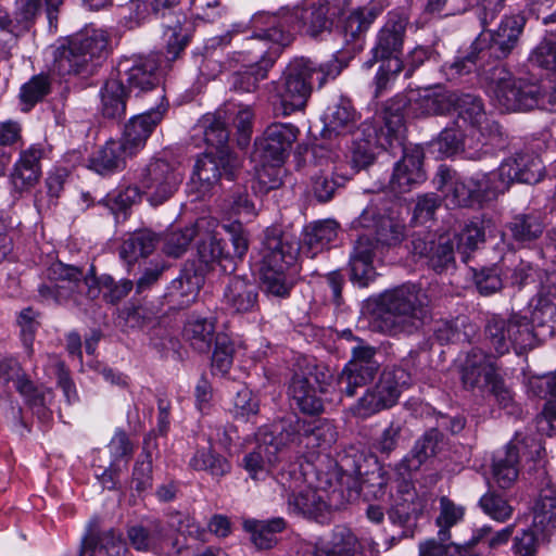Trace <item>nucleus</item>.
Instances as JSON below:
<instances>
[{
    "instance_id": "obj_1",
    "label": "nucleus",
    "mask_w": 556,
    "mask_h": 556,
    "mask_svg": "<svg viewBox=\"0 0 556 556\" xmlns=\"http://www.w3.org/2000/svg\"><path fill=\"white\" fill-rule=\"evenodd\" d=\"M341 70L342 66L338 60H331L319 66L305 58L292 60L279 79L266 86L274 110L282 116L304 111L313 91L314 74L320 75L318 86L323 87L328 79H334Z\"/></svg>"
},
{
    "instance_id": "obj_2",
    "label": "nucleus",
    "mask_w": 556,
    "mask_h": 556,
    "mask_svg": "<svg viewBox=\"0 0 556 556\" xmlns=\"http://www.w3.org/2000/svg\"><path fill=\"white\" fill-rule=\"evenodd\" d=\"M379 307L381 328L390 334H410L431 318L428 294L414 283H404L382 293Z\"/></svg>"
},
{
    "instance_id": "obj_3",
    "label": "nucleus",
    "mask_w": 556,
    "mask_h": 556,
    "mask_svg": "<svg viewBox=\"0 0 556 556\" xmlns=\"http://www.w3.org/2000/svg\"><path fill=\"white\" fill-rule=\"evenodd\" d=\"M483 79L491 100L503 112H526L545 106L546 89L539 81L515 78L502 64L484 71Z\"/></svg>"
},
{
    "instance_id": "obj_4",
    "label": "nucleus",
    "mask_w": 556,
    "mask_h": 556,
    "mask_svg": "<svg viewBox=\"0 0 556 556\" xmlns=\"http://www.w3.org/2000/svg\"><path fill=\"white\" fill-rule=\"evenodd\" d=\"M261 278L265 292L277 298H287L294 285L291 268L295 261L296 249L282 237L266 233L261 251Z\"/></svg>"
},
{
    "instance_id": "obj_5",
    "label": "nucleus",
    "mask_w": 556,
    "mask_h": 556,
    "mask_svg": "<svg viewBox=\"0 0 556 556\" xmlns=\"http://www.w3.org/2000/svg\"><path fill=\"white\" fill-rule=\"evenodd\" d=\"M413 383L412 374L404 367L386 368L376 384L361 396L350 412L358 418L370 417L393 407L402 393Z\"/></svg>"
},
{
    "instance_id": "obj_6",
    "label": "nucleus",
    "mask_w": 556,
    "mask_h": 556,
    "mask_svg": "<svg viewBox=\"0 0 556 556\" xmlns=\"http://www.w3.org/2000/svg\"><path fill=\"white\" fill-rule=\"evenodd\" d=\"M331 379L332 374L326 365L308 358L299 363V369L289 386L290 395L298 408L307 415L320 414L324 403L318 394L326 392Z\"/></svg>"
},
{
    "instance_id": "obj_7",
    "label": "nucleus",
    "mask_w": 556,
    "mask_h": 556,
    "mask_svg": "<svg viewBox=\"0 0 556 556\" xmlns=\"http://www.w3.org/2000/svg\"><path fill=\"white\" fill-rule=\"evenodd\" d=\"M286 21L280 16L260 12L254 14L249 23H235L231 29L225 35L217 38L219 45H228L235 34H243L252 30V35L248 38L250 49L247 51L253 54L263 48L266 51H273L289 46L293 36L289 29H285Z\"/></svg>"
},
{
    "instance_id": "obj_8",
    "label": "nucleus",
    "mask_w": 556,
    "mask_h": 556,
    "mask_svg": "<svg viewBox=\"0 0 556 556\" xmlns=\"http://www.w3.org/2000/svg\"><path fill=\"white\" fill-rule=\"evenodd\" d=\"M484 339L497 355H504L514 349L517 354L533 349L539 341L529 318L521 314H511L508 318L492 317L484 327Z\"/></svg>"
},
{
    "instance_id": "obj_9",
    "label": "nucleus",
    "mask_w": 556,
    "mask_h": 556,
    "mask_svg": "<svg viewBox=\"0 0 556 556\" xmlns=\"http://www.w3.org/2000/svg\"><path fill=\"white\" fill-rule=\"evenodd\" d=\"M108 43V37L102 30L77 36L66 46L55 49L52 71L60 76L80 74L93 59L102 56Z\"/></svg>"
},
{
    "instance_id": "obj_10",
    "label": "nucleus",
    "mask_w": 556,
    "mask_h": 556,
    "mask_svg": "<svg viewBox=\"0 0 556 556\" xmlns=\"http://www.w3.org/2000/svg\"><path fill=\"white\" fill-rule=\"evenodd\" d=\"M83 270L76 266L62 262L52 263L46 270V281L39 285L38 295L41 301L55 304L81 305L80 292L86 288V278Z\"/></svg>"
},
{
    "instance_id": "obj_11",
    "label": "nucleus",
    "mask_w": 556,
    "mask_h": 556,
    "mask_svg": "<svg viewBox=\"0 0 556 556\" xmlns=\"http://www.w3.org/2000/svg\"><path fill=\"white\" fill-rule=\"evenodd\" d=\"M541 443L532 438L517 432L504 450L497 451L492 460V477L501 489H509L518 478L519 462L536 460L541 457Z\"/></svg>"
},
{
    "instance_id": "obj_12",
    "label": "nucleus",
    "mask_w": 556,
    "mask_h": 556,
    "mask_svg": "<svg viewBox=\"0 0 556 556\" xmlns=\"http://www.w3.org/2000/svg\"><path fill=\"white\" fill-rule=\"evenodd\" d=\"M278 482L286 498L287 513L295 517L318 518L327 510L324 492L305 483L304 477L296 470L281 471Z\"/></svg>"
},
{
    "instance_id": "obj_13",
    "label": "nucleus",
    "mask_w": 556,
    "mask_h": 556,
    "mask_svg": "<svg viewBox=\"0 0 556 556\" xmlns=\"http://www.w3.org/2000/svg\"><path fill=\"white\" fill-rule=\"evenodd\" d=\"M184 174L176 163L152 159L140 172L138 184L142 194L153 206L169 200L182 182Z\"/></svg>"
},
{
    "instance_id": "obj_14",
    "label": "nucleus",
    "mask_w": 556,
    "mask_h": 556,
    "mask_svg": "<svg viewBox=\"0 0 556 556\" xmlns=\"http://www.w3.org/2000/svg\"><path fill=\"white\" fill-rule=\"evenodd\" d=\"M389 204L390 201L383 197L372 199L354 222V226L366 229V236H372L377 243L391 247L402 242L405 226L393 216Z\"/></svg>"
},
{
    "instance_id": "obj_15",
    "label": "nucleus",
    "mask_w": 556,
    "mask_h": 556,
    "mask_svg": "<svg viewBox=\"0 0 556 556\" xmlns=\"http://www.w3.org/2000/svg\"><path fill=\"white\" fill-rule=\"evenodd\" d=\"M278 427L285 437L286 446L290 443L304 446L313 452L326 451L337 441L336 427L326 419H290Z\"/></svg>"
},
{
    "instance_id": "obj_16",
    "label": "nucleus",
    "mask_w": 556,
    "mask_h": 556,
    "mask_svg": "<svg viewBox=\"0 0 556 556\" xmlns=\"http://www.w3.org/2000/svg\"><path fill=\"white\" fill-rule=\"evenodd\" d=\"M542 160L534 153H516L505 159L500 167L490 173L491 189L497 194L505 192L514 182L536 184L543 177Z\"/></svg>"
},
{
    "instance_id": "obj_17",
    "label": "nucleus",
    "mask_w": 556,
    "mask_h": 556,
    "mask_svg": "<svg viewBox=\"0 0 556 556\" xmlns=\"http://www.w3.org/2000/svg\"><path fill=\"white\" fill-rule=\"evenodd\" d=\"M117 79L127 85L128 92L136 97L150 91H156L160 99H164L161 88L159 63L153 56L132 55L123 58L117 64Z\"/></svg>"
},
{
    "instance_id": "obj_18",
    "label": "nucleus",
    "mask_w": 556,
    "mask_h": 556,
    "mask_svg": "<svg viewBox=\"0 0 556 556\" xmlns=\"http://www.w3.org/2000/svg\"><path fill=\"white\" fill-rule=\"evenodd\" d=\"M152 12L157 14L163 11V40L166 43V58L174 61L188 45L192 25L181 12H173L172 8L180 0H147Z\"/></svg>"
},
{
    "instance_id": "obj_19",
    "label": "nucleus",
    "mask_w": 556,
    "mask_h": 556,
    "mask_svg": "<svg viewBox=\"0 0 556 556\" xmlns=\"http://www.w3.org/2000/svg\"><path fill=\"white\" fill-rule=\"evenodd\" d=\"M285 447V437L280 435L277 426L275 429L262 428L256 433V446L243 457L242 466L252 479H264Z\"/></svg>"
},
{
    "instance_id": "obj_20",
    "label": "nucleus",
    "mask_w": 556,
    "mask_h": 556,
    "mask_svg": "<svg viewBox=\"0 0 556 556\" xmlns=\"http://www.w3.org/2000/svg\"><path fill=\"white\" fill-rule=\"evenodd\" d=\"M439 187L446 185L445 202L451 207H467L479 203L484 199H491L497 195L491 189L490 173L478 175L469 180H453L448 184L445 177L450 175L448 169L440 167Z\"/></svg>"
},
{
    "instance_id": "obj_21",
    "label": "nucleus",
    "mask_w": 556,
    "mask_h": 556,
    "mask_svg": "<svg viewBox=\"0 0 556 556\" xmlns=\"http://www.w3.org/2000/svg\"><path fill=\"white\" fill-rule=\"evenodd\" d=\"M300 130L291 123H273L255 141L252 154L254 162H283Z\"/></svg>"
},
{
    "instance_id": "obj_22",
    "label": "nucleus",
    "mask_w": 556,
    "mask_h": 556,
    "mask_svg": "<svg viewBox=\"0 0 556 556\" xmlns=\"http://www.w3.org/2000/svg\"><path fill=\"white\" fill-rule=\"evenodd\" d=\"M238 160L226 151L217 155L205 153L198 157L191 176V185L200 197H204L217 185L223 175L232 179Z\"/></svg>"
},
{
    "instance_id": "obj_23",
    "label": "nucleus",
    "mask_w": 556,
    "mask_h": 556,
    "mask_svg": "<svg viewBox=\"0 0 556 556\" xmlns=\"http://www.w3.org/2000/svg\"><path fill=\"white\" fill-rule=\"evenodd\" d=\"M412 252L427 260L435 273L441 274L455 267L454 242L447 235L434 238L429 232H416L412 236Z\"/></svg>"
},
{
    "instance_id": "obj_24",
    "label": "nucleus",
    "mask_w": 556,
    "mask_h": 556,
    "mask_svg": "<svg viewBox=\"0 0 556 556\" xmlns=\"http://www.w3.org/2000/svg\"><path fill=\"white\" fill-rule=\"evenodd\" d=\"M458 118L476 129L486 140H497L503 136L501 125L484 110L481 98L470 94H457L453 102Z\"/></svg>"
},
{
    "instance_id": "obj_25",
    "label": "nucleus",
    "mask_w": 556,
    "mask_h": 556,
    "mask_svg": "<svg viewBox=\"0 0 556 556\" xmlns=\"http://www.w3.org/2000/svg\"><path fill=\"white\" fill-rule=\"evenodd\" d=\"M198 254L202 263H217L224 273H232L235 265L230 262V249L222 244L217 237V222L212 217H201L197 220Z\"/></svg>"
},
{
    "instance_id": "obj_26",
    "label": "nucleus",
    "mask_w": 556,
    "mask_h": 556,
    "mask_svg": "<svg viewBox=\"0 0 556 556\" xmlns=\"http://www.w3.org/2000/svg\"><path fill=\"white\" fill-rule=\"evenodd\" d=\"M340 8L329 1L312 3L305 9L295 10L292 15L282 17L286 23L294 18L307 36L318 38L332 30L336 18L339 16Z\"/></svg>"
},
{
    "instance_id": "obj_27",
    "label": "nucleus",
    "mask_w": 556,
    "mask_h": 556,
    "mask_svg": "<svg viewBox=\"0 0 556 556\" xmlns=\"http://www.w3.org/2000/svg\"><path fill=\"white\" fill-rule=\"evenodd\" d=\"M407 20L399 14H391L377 34V39L371 49L372 59L365 65L371 67L377 61H388L399 58L402 51L406 33Z\"/></svg>"
},
{
    "instance_id": "obj_28",
    "label": "nucleus",
    "mask_w": 556,
    "mask_h": 556,
    "mask_svg": "<svg viewBox=\"0 0 556 556\" xmlns=\"http://www.w3.org/2000/svg\"><path fill=\"white\" fill-rule=\"evenodd\" d=\"M424 151L420 147L405 148L402 159L395 163L389 187L393 192L404 193L426 179L422 168Z\"/></svg>"
},
{
    "instance_id": "obj_29",
    "label": "nucleus",
    "mask_w": 556,
    "mask_h": 556,
    "mask_svg": "<svg viewBox=\"0 0 556 556\" xmlns=\"http://www.w3.org/2000/svg\"><path fill=\"white\" fill-rule=\"evenodd\" d=\"M345 177L338 173L337 163L329 156H317L312 168L308 193L319 203L330 201Z\"/></svg>"
},
{
    "instance_id": "obj_30",
    "label": "nucleus",
    "mask_w": 556,
    "mask_h": 556,
    "mask_svg": "<svg viewBox=\"0 0 556 556\" xmlns=\"http://www.w3.org/2000/svg\"><path fill=\"white\" fill-rule=\"evenodd\" d=\"M281 50L258 49L249 60L251 64L245 71L236 72L231 75L230 86L237 92H254L258 88L260 81L267 77L269 68L273 67Z\"/></svg>"
},
{
    "instance_id": "obj_31",
    "label": "nucleus",
    "mask_w": 556,
    "mask_h": 556,
    "mask_svg": "<svg viewBox=\"0 0 556 556\" xmlns=\"http://www.w3.org/2000/svg\"><path fill=\"white\" fill-rule=\"evenodd\" d=\"M526 18L522 15L505 16L496 30L485 39V55L497 60L508 56L517 46L518 39L523 30Z\"/></svg>"
},
{
    "instance_id": "obj_32",
    "label": "nucleus",
    "mask_w": 556,
    "mask_h": 556,
    "mask_svg": "<svg viewBox=\"0 0 556 556\" xmlns=\"http://www.w3.org/2000/svg\"><path fill=\"white\" fill-rule=\"evenodd\" d=\"M166 110L167 105L161 103L155 109L131 117L125 125L119 140L137 154L143 149L148 138L163 119Z\"/></svg>"
},
{
    "instance_id": "obj_33",
    "label": "nucleus",
    "mask_w": 556,
    "mask_h": 556,
    "mask_svg": "<svg viewBox=\"0 0 556 556\" xmlns=\"http://www.w3.org/2000/svg\"><path fill=\"white\" fill-rule=\"evenodd\" d=\"M136 154L119 139H110L89 157L88 167L106 177L122 172Z\"/></svg>"
},
{
    "instance_id": "obj_34",
    "label": "nucleus",
    "mask_w": 556,
    "mask_h": 556,
    "mask_svg": "<svg viewBox=\"0 0 556 556\" xmlns=\"http://www.w3.org/2000/svg\"><path fill=\"white\" fill-rule=\"evenodd\" d=\"M223 299L232 313H252L258 308V287L248 276H232L228 278Z\"/></svg>"
},
{
    "instance_id": "obj_35",
    "label": "nucleus",
    "mask_w": 556,
    "mask_h": 556,
    "mask_svg": "<svg viewBox=\"0 0 556 556\" xmlns=\"http://www.w3.org/2000/svg\"><path fill=\"white\" fill-rule=\"evenodd\" d=\"M498 375L492 358L481 350L472 349L462 368V382L466 390L482 391L490 387Z\"/></svg>"
},
{
    "instance_id": "obj_36",
    "label": "nucleus",
    "mask_w": 556,
    "mask_h": 556,
    "mask_svg": "<svg viewBox=\"0 0 556 556\" xmlns=\"http://www.w3.org/2000/svg\"><path fill=\"white\" fill-rule=\"evenodd\" d=\"M43 154L45 150L40 144H33L21 152L10 175V181L15 191L29 190L39 181L41 176L40 161Z\"/></svg>"
},
{
    "instance_id": "obj_37",
    "label": "nucleus",
    "mask_w": 556,
    "mask_h": 556,
    "mask_svg": "<svg viewBox=\"0 0 556 556\" xmlns=\"http://www.w3.org/2000/svg\"><path fill=\"white\" fill-rule=\"evenodd\" d=\"M338 231L339 224L336 220H320L304 228L299 244H291L296 249V254L313 258L337 239Z\"/></svg>"
},
{
    "instance_id": "obj_38",
    "label": "nucleus",
    "mask_w": 556,
    "mask_h": 556,
    "mask_svg": "<svg viewBox=\"0 0 556 556\" xmlns=\"http://www.w3.org/2000/svg\"><path fill=\"white\" fill-rule=\"evenodd\" d=\"M127 545L119 531L109 529L98 532L91 526L81 539L79 556H96L97 553L105 556H125Z\"/></svg>"
},
{
    "instance_id": "obj_39",
    "label": "nucleus",
    "mask_w": 556,
    "mask_h": 556,
    "mask_svg": "<svg viewBox=\"0 0 556 556\" xmlns=\"http://www.w3.org/2000/svg\"><path fill=\"white\" fill-rule=\"evenodd\" d=\"M351 136L352 166L358 170L372 164L378 147V127L372 122L366 121L357 126Z\"/></svg>"
},
{
    "instance_id": "obj_40",
    "label": "nucleus",
    "mask_w": 556,
    "mask_h": 556,
    "mask_svg": "<svg viewBox=\"0 0 556 556\" xmlns=\"http://www.w3.org/2000/svg\"><path fill=\"white\" fill-rule=\"evenodd\" d=\"M375 242L367 236H359L350 255L351 281L359 288L367 287L376 278L372 265Z\"/></svg>"
},
{
    "instance_id": "obj_41",
    "label": "nucleus",
    "mask_w": 556,
    "mask_h": 556,
    "mask_svg": "<svg viewBox=\"0 0 556 556\" xmlns=\"http://www.w3.org/2000/svg\"><path fill=\"white\" fill-rule=\"evenodd\" d=\"M202 285V274L193 265L186 266L181 274L170 282L166 295L173 305L186 307L195 301Z\"/></svg>"
},
{
    "instance_id": "obj_42",
    "label": "nucleus",
    "mask_w": 556,
    "mask_h": 556,
    "mask_svg": "<svg viewBox=\"0 0 556 556\" xmlns=\"http://www.w3.org/2000/svg\"><path fill=\"white\" fill-rule=\"evenodd\" d=\"M134 283L129 279H122L115 281L109 275L96 277L92 271V277L86 278V296L94 300L103 292V299L112 304L118 303L132 290Z\"/></svg>"
},
{
    "instance_id": "obj_43",
    "label": "nucleus",
    "mask_w": 556,
    "mask_h": 556,
    "mask_svg": "<svg viewBox=\"0 0 556 556\" xmlns=\"http://www.w3.org/2000/svg\"><path fill=\"white\" fill-rule=\"evenodd\" d=\"M359 119L350 100L341 99L338 103L329 106L325 114V125L328 134L334 136L351 135L357 128Z\"/></svg>"
},
{
    "instance_id": "obj_44",
    "label": "nucleus",
    "mask_w": 556,
    "mask_h": 556,
    "mask_svg": "<svg viewBox=\"0 0 556 556\" xmlns=\"http://www.w3.org/2000/svg\"><path fill=\"white\" fill-rule=\"evenodd\" d=\"M431 147L440 157H450L462 151L466 159L480 160L486 153L482 148L468 147L462 132L454 128L443 129Z\"/></svg>"
},
{
    "instance_id": "obj_45",
    "label": "nucleus",
    "mask_w": 556,
    "mask_h": 556,
    "mask_svg": "<svg viewBox=\"0 0 556 556\" xmlns=\"http://www.w3.org/2000/svg\"><path fill=\"white\" fill-rule=\"evenodd\" d=\"M485 56V39L479 36L470 46L469 51L454 58L452 62H446L441 70L448 80L458 79L477 70L479 60Z\"/></svg>"
},
{
    "instance_id": "obj_46",
    "label": "nucleus",
    "mask_w": 556,
    "mask_h": 556,
    "mask_svg": "<svg viewBox=\"0 0 556 556\" xmlns=\"http://www.w3.org/2000/svg\"><path fill=\"white\" fill-rule=\"evenodd\" d=\"M129 94L123 85V80L109 78L100 90L103 116L112 119L123 118L126 114V101Z\"/></svg>"
},
{
    "instance_id": "obj_47",
    "label": "nucleus",
    "mask_w": 556,
    "mask_h": 556,
    "mask_svg": "<svg viewBox=\"0 0 556 556\" xmlns=\"http://www.w3.org/2000/svg\"><path fill=\"white\" fill-rule=\"evenodd\" d=\"M455 100V92L426 89L412 102V108L417 115H442L450 112Z\"/></svg>"
},
{
    "instance_id": "obj_48",
    "label": "nucleus",
    "mask_w": 556,
    "mask_h": 556,
    "mask_svg": "<svg viewBox=\"0 0 556 556\" xmlns=\"http://www.w3.org/2000/svg\"><path fill=\"white\" fill-rule=\"evenodd\" d=\"M544 228L543 215L536 211L517 214L509 223L511 237L520 243H530L538 240Z\"/></svg>"
},
{
    "instance_id": "obj_49",
    "label": "nucleus",
    "mask_w": 556,
    "mask_h": 556,
    "mask_svg": "<svg viewBox=\"0 0 556 556\" xmlns=\"http://www.w3.org/2000/svg\"><path fill=\"white\" fill-rule=\"evenodd\" d=\"M215 319L210 317H191L185 325V337L190 345L200 353L211 350L216 341Z\"/></svg>"
},
{
    "instance_id": "obj_50",
    "label": "nucleus",
    "mask_w": 556,
    "mask_h": 556,
    "mask_svg": "<svg viewBox=\"0 0 556 556\" xmlns=\"http://www.w3.org/2000/svg\"><path fill=\"white\" fill-rule=\"evenodd\" d=\"M529 323L541 341L551 338L556 331V305L545 298H539L530 304Z\"/></svg>"
},
{
    "instance_id": "obj_51",
    "label": "nucleus",
    "mask_w": 556,
    "mask_h": 556,
    "mask_svg": "<svg viewBox=\"0 0 556 556\" xmlns=\"http://www.w3.org/2000/svg\"><path fill=\"white\" fill-rule=\"evenodd\" d=\"M442 434L437 429H430L419 440L407 456L402 460L401 466L407 471H416L429 458L437 454Z\"/></svg>"
},
{
    "instance_id": "obj_52",
    "label": "nucleus",
    "mask_w": 556,
    "mask_h": 556,
    "mask_svg": "<svg viewBox=\"0 0 556 556\" xmlns=\"http://www.w3.org/2000/svg\"><path fill=\"white\" fill-rule=\"evenodd\" d=\"M204 136L205 142L217 149V151H225L229 140V129L227 125V111L218 110L212 114H205L198 125Z\"/></svg>"
},
{
    "instance_id": "obj_53",
    "label": "nucleus",
    "mask_w": 556,
    "mask_h": 556,
    "mask_svg": "<svg viewBox=\"0 0 556 556\" xmlns=\"http://www.w3.org/2000/svg\"><path fill=\"white\" fill-rule=\"evenodd\" d=\"M160 237L151 230H139L131 233L121 245L119 255L129 264L139 257L150 255L157 243Z\"/></svg>"
},
{
    "instance_id": "obj_54",
    "label": "nucleus",
    "mask_w": 556,
    "mask_h": 556,
    "mask_svg": "<svg viewBox=\"0 0 556 556\" xmlns=\"http://www.w3.org/2000/svg\"><path fill=\"white\" fill-rule=\"evenodd\" d=\"M286 528V521L281 517L269 520H247L244 529L251 534V541L261 549L273 547L276 543V534Z\"/></svg>"
},
{
    "instance_id": "obj_55",
    "label": "nucleus",
    "mask_w": 556,
    "mask_h": 556,
    "mask_svg": "<svg viewBox=\"0 0 556 556\" xmlns=\"http://www.w3.org/2000/svg\"><path fill=\"white\" fill-rule=\"evenodd\" d=\"M532 527L542 534L556 529V492L553 489L541 492L533 508Z\"/></svg>"
},
{
    "instance_id": "obj_56",
    "label": "nucleus",
    "mask_w": 556,
    "mask_h": 556,
    "mask_svg": "<svg viewBox=\"0 0 556 556\" xmlns=\"http://www.w3.org/2000/svg\"><path fill=\"white\" fill-rule=\"evenodd\" d=\"M189 465L192 469L206 471L216 479L228 475L231 470L230 462L211 448L198 450Z\"/></svg>"
},
{
    "instance_id": "obj_57",
    "label": "nucleus",
    "mask_w": 556,
    "mask_h": 556,
    "mask_svg": "<svg viewBox=\"0 0 556 556\" xmlns=\"http://www.w3.org/2000/svg\"><path fill=\"white\" fill-rule=\"evenodd\" d=\"M127 536L135 549L140 552L155 551L163 536L162 526L160 522H153L149 527L132 526L128 529Z\"/></svg>"
},
{
    "instance_id": "obj_58",
    "label": "nucleus",
    "mask_w": 556,
    "mask_h": 556,
    "mask_svg": "<svg viewBox=\"0 0 556 556\" xmlns=\"http://www.w3.org/2000/svg\"><path fill=\"white\" fill-rule=\"evenodd\" d=\"M51 90V81L48 75L33 76L21 87L20 99L24 111H29L36 103L43 100Z\"/></svg>"
},
{
    "instance_id": "obj_59",
    "label": "nucleus",
    "mask_w": 556,
    "mask_h": 556,
    "mask_svg": "<svg viewBox=\"0 0 556 556\" xmlns=\"http://www.w3.org/2000/svg\"><path fill=\"white\" fill-rule=\"evenodd\" d=\"M377 17L374 9H357L344 18L342 31L346 41H351L367 31Z\"/></svg>"
},
{
    "instance_id": "obj_60",
    "label": "nucleus",
    "mask_w": 556,
    "mask_h": 556,
    "mask_svg": "<svg viewBox=\"0 0 556 556\" xmlns=\"http://www.w3.org/2000/svg\"><path fill=\"white\" fill-rule=\"evenodd\" d=\"M543 383L547 393L553 397L544 407V410L535 419L536 429L551 435L556 431V371L544 378Z\"/></svg>"
},
{
    "instance_id": "obj_61",
    "label": "nucleus",
    "mask_w": 556,
    "mask_h": 556,
    "mask_svg": "<svg viewBox=\"0 0 556 556\" xmlns=\"http://www.w3.org/2000/svg\"><path fill=\"white\" fill-rule=\"evenodd\" d=\"M479 506L485 515L497 522L507 521L514 513L508 501L492 490L481 496Z\"/></svg>"
},
{
    "instance_id": "obj_62",
    "label": "nucleus",
    "mask_w": 556,
    "mask_h": 556,
    "mask_svg": "<svg viewBox=\"0 0 556 556\" xmlns=\"http://www.w3.org/2000/svg\"><path fill=\"white\" fill-rule=\"evenodd\" d=\"M235 346L230 338L217 333L215 349L212 355L213 374L226 375L232 366Z\"/></svg>"
},
{
    "instance_id": "obj_63",
    "label": "nucleus",
    "mask_w": 556,
    "mask_h": 556,
    "mask_svg": "<svg viewBox=\"0 0 556 556\" xmlns=\"http://www.w3.org/2000/svg\"><path fill=\"white\" fill-rule=\"evenodd\" d=\"M528 63L531 67L547 73H556V41L543 39L530 52Z\"/></svg>"
},
{
    "instance_id": "obj_64",
    "label": "nucleus",
    "mask_w": 556,
    "mask_h": 556,
    "mask_svg": "<svg viewBox=\"0 0 556 556\" xmlns=\"http://www.w3.org/2000/svg\"><path fill=\"white\" fill-rule=\"evenodd\" d=\"M319 556H359L356 536L346 529L338 530L331 545L319 552Z\"/></svg>"
}]
</instances>
